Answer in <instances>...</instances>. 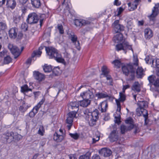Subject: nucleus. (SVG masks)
<instances>
[{
  "mask_svg": "<svg viewBox=\"0 0 159 159\" xmlns=\"http://www.w3.org/2000/svg\"><path fill=\"white\" fill-rule=\"evenodd\" d=\"M81 113H83L85 119L88 122L90 126H93L95 124L98 118L99 112L97 110L91 112L89 109H86L83 110Z\"/></svg>",
  "mask_w": 159,
  "mask_h": 159,
  "instance_id": "1",
  "label": "nucleus"
},
{
  "mask_svg": "<svg viewBox=\"0 0 159 159\" xmlns=\"http://www.w3.org/2000/svg\"><path fill=\"white\" fill-rule=\"evenodd\" d=\"M45 50L49 58H54L57 61L63 63H65V60L57 50L52 47H45Z\"/></svg>",
  "mask_w": 159,
  "mask_h": 159,
  "instance_id": "2",
  "label": "nucleus"
},
{
  "mask_svg": "<svg viewBox=\"0 0 159 159\" xmlns=\"http://www.w3.org/2000/svg\"><path fill=\"white\" fill-rule=\"evenodd\" d=\"M138 105L139 107L136 109V111L140 115H142L145 118V120L147 119L148 113L147 111L145 109L148 107V103L147 101H138Z\"/></svg>",
  "mask_w": 159,
  "mask_h": 159,
  "instance_id": "3",
  "label": "nucleus"
},
{
  "mask_svg": "<svg viewBox=\"0 0 159 159\" xmlns=\"http://www.w3.org/2000/svg\"><path fill=\"white\" fill-rule=\"evenodd\" d=\"M125 123L129 125L127 126L124 125H122L121 126L120 129L121 132L122 134H124L127 132L128 130H130L134 127V122L133 119L131 118H129L125 120Z\"/></svg>",
  "mask_w": 159,
  "mask_h": 159,
  "instance_id": "4",
  "label": "nucleus"
},
{
  "mask_svg": "<svg viewBox=\"0 0 159 159\" xmlns=\"http://www.w3.org/2000/svg\"><path fill=\"white\" fill-rule=\"evenodd\" d=\"M116 49L118 51L123 50L124 51L125 53H126V51H125L126 49L131 50L132 53H134L131 46L129 45V43L125 41L123 42L122 43L116 45Z\"/></svg>",
  "mask_w": 159,
  "mask_h": 159,
  "instance_id": "5",
  "label": "nucleus"
},
{
  "mask_svg": "<svg viewBox=\"0 0 159 159\" xmlns=\"http://www.w3.org/2000/svg\"><path fill=\"white\" fill-rule=\"evenodd\" d=\"M39 20L38 15L35 13H30L28 16L26 21L28 23L31 24L37 23Z\"/></svg>",
  "mask_w": 159,
  "mask_h": 159,
  "instance_id": "6",
  "label": "nucleus"
},
{
  "mask_svg": "<svg viewBox=\"0 0 159 159\" xmlns=\"http://www.w3.org/2000/svg\"><path fill=\"white\" fill-rule=\"evenodd\" d=\"M65 137V134L63 133V130L59 129L58 131L56 132L54 134L53 139L57 142L62 141Z\"/></svg>",
  "mask_w": 159,
  "mask_h": 159,
  "instance_id": "7",
  "label": "nucleus"
},
{
  "mask_svg": "<svg viewBox=\"0 0 159 159\" xmlns=\"http://www.w3.org/2000/svg\"><path fill=\"white\" fill-rule=\"evenodd\" d=\"M76 113L75 112H71L68 113L66 122L68 125L67 127L68 130L70 129L72 124L73 120L74 118L75 117Z\"/></svg>",
  "mask_w": 159,
  "mask_h": 159,
  "instance_id": "8",
  "label": "nucleus"
},
{
  "mask_svg": "<svg viewBox=\"0 0 159 159\" xmlns=\"http://www.w3.org/2000/svg\"><path fill=\"white\" fill-rule=\"evenodd\" d=\"M8 47L11 53L14 56L15 58H16L20 55L21 52L16 46L9 43L8 45Z\"/></svg>",
  "mask_w": 159,
  "mask_h": 159,
  "instance_id": "9",
  "label": "nucleus"
},
{
  "mask_svg": "<svg viewBox=\"0 0 159 159\" xmlns=\"http://www.w3.org/2000/svg\"><path fill=\"white\" fill-rule=\"evenodd\" d=\"M159 3L155 5L152 10V14L148 16V17L150 21H153L156 16L158 15L159 12Z\"/></svg>",
  "mask_w": 159,
  "mask_h": 159,
  "instance_id": "10",
  "label": "nucleus"
},
{
  "mask_svg": "<svg viewBox=\"0 0 159 159\" xmlns=\"http://www.w3.org/2000/svg\"><path fill=\"white\" fill-rule=\"evenodd\" d=\"M122 70L124 73L126 75H128L129 73H134L135 71V68H134L133 65L131 64H129L127 65L123 66L122 67Z\"/></svg>",
  "mask_w": 159,
  "mask_h": 159,
  "instance_id": "11",
  "label": "nucleus"
},
{
  "mask_svg": "<svg viewBox=\"0 0 159 159\" xmlns=\"http://www.w3.org/2000/svg\"><path fill=\"white\" fill-rule=\"evenodd\" d=\"M80 96L82 98L88 99L92 101L94 98V96L92 90H88L86 92L81 93L80 94Z\"/></svg>",
  "mask_w": 159,
  "mask_h": 159,
  "instance_id": "12",
  "label": "nucleus"
},
{
  "mask_svg": "<svg viewBox=\"0 0 159 159\" xmlns=\"http://www.w3.org/2000/svg\"><path fill=\"white\" fill-rule=\"evenodd\" d=\"M119 21L118 20H115L112 24V27L115 32L116 33H119L124 30V27L122 25L119 24Z\"/></svg>",
  "mask_w": 159,
  "mask_h": 159,
  "instance_id": "13",
  "label": "nucleus"
},
{
  "mask_svg": "<svg viewBox=\"0 0 159 159\" xmlns=\"http://www.w3.org/2000/svg\"><path fill=\"white\" fill-rule=\"evenodd\" d=\"M108 138L111 142L117 141L119 138V133L116 129L112 130L110 133Z\"/></svg>",
  "mask_w": 159,
  "mask_h": 159,
  "instance_id": "14",
  "label": "nucleus"
},
{
  "mask_svg": "<svg viewBox=\"0 0 159 159\" xmlns=\"http://www.w3.org/2000/svg\"><path fill=\"white\" fill-rule=\"evenodd\" d=\"M79 102H70L68 105V109L69 110H73L72 112H77L79 110Z\"/></svg>",
  "mask_w": 159,
  "mask_h": 159,
  "instance_id": "15",
  "label": "nucleus"
},
{
  "mask_svg": "<svg viewBox=\"0 0 159 159\" xmlns=\"http://www.w3.org/2000/svg\"><path fill=\"white\" fill-rule=\"evenodd\" d=\"M14 133L12 132H7L3 134L2 136V139L3 140H6L11 142L14 139Z\"/></svg>",
  "mask_w": 159,
  "mask_h": 159,
  "instance_id": "16",
  "label": "nucleus"
},
{
  "mask_svg": "<svg viewBox=\"0 0 159 159\" xmlns=\"http://www.w3.org/2000/svg\"><path fill=\"white\" fill-rule=\"evenodd\" d=\"M91 21L89 20L76 19L75 20V24L77 26H82L89 25Z\"/></svg>",
  "mask_w": 159,
  "mask_h": 159,
  "instance_id": "17",
  "label": "nucleus"
},
{
  "mask_svg": "<svg viewBox=\"0 0 159 159\" xmlns=\"http://www.w3.org/2000/svg\"><path fill=\"white\" fill-rule=\"evenodd\" d=\"M69 37L71 41L75 45V47L77 49H79L80 43L77 40V36L74 33H71L69 34Z\"/></svg>",
  "mask_w": 159,
  "mask_h": 159,
  "instance_id": "18",
  "label": "nucleus"
},
{
  "mask_svg": "<svg viewBox=\"0 0 159 159\" xmlns=\"http://www.w3.org/2000/svg\"><path fill=\"white\" fill-rule=\"evenodd\" d=\"M99 153L104 157H107L110 156L112 153V152L109 149L103 148L99 151Z\"/></svg>",
  "mask_w": 159,
  "mask_h": 159,
  "instance_id": "19",
  "label": "nucleus"
},
{
  "mask_svg": "<svg viewBox=\"0 0 159 159\" xmlns=\"http://www.w3.org/2000/svg\"><path fill=\"white\" fill-rule=\"evenodd\" d=\"M108 107V104L106 101H104L100 103L98 108L102 112H106Z\"/></svg>",
  "mask_w": 159,
  "mask_h": 159,
  "instance_id": "20",
  "label": "nucleus"
},
{
  "mask_svg": "<svg viewBox=\"0 0 159 159\" xmlns=\"http://www.w3.org/2000/svg\"><path fill=\"white\" fill-rule=\"evenodd\" d=\"M18 29L16 28H12L9 31V37L12 39H15L17 35Z\"/></svg>",
  "mask_w": 159,
  "mask_h": 159,
  "instance_id": "21",
  "label": "nucleus"
},
{
  "mask_svg": "<svg viewBox=\"0 0 159 159\" xmlns=\"http://www.w3.org/2000/svg\"><path fill=\"white\" fill-rule=\"evenodd\" d=\"M45 98L43 97L41 100L33 108L32 110L34 111L35 113L36 114L38 112L39 109L45 102Z\"/></svg>",
  "mask_w": 159,
  "mask_h": 159,
  "instance_id": "22",
  "label": "nucleus"
},
{
  "mask_svg": "<svg viewBox=\"0 0 159 159\" xmlns=\"http://www.w3.org/2000/svg\"><path fill=\"white\" fill-rule=\"evenodd\" d=\"M6 5L7 7L13 9L16 6V2L15 0H7Z\"/></svg>",
  "mask_w": 159,
  "mask_h": 159,
  "instance_id": "23",
  "label": "nucleus"
},
{
  "mask_svg": "<svg viewBox=\"0 0 159 159\" xmlns=\"http://www.w3.org/2000/svg\"><path fill=\"white\" fill-rule=\"evenodd\" d=\"M34 75L35 78L39 81H41L44 78V75L38 71L34 72Z\"/></svg>",
  "mask_w": 159,
  "mask_h": 159,
  "instance_id": "24",
  "label": "nucleus"
},
{
  "mask_svg": "<svg viewBox=\"0 0 159 159\" xmlns=\"http://www.w3.org/2000/svg\"><path fill=\"white\" fill-rule=\"evenodd\" d=\"M113 39L115 43L120 42L123 40V35L120 33H118L114 37Z\"/></svg>",
  "mask_w": 159,
  "mask_h": 159,
  "instance_id": "25",
  "label": "nucleus"
},
{
  "mask_svg": "<svg viewBox=\"0 0 159 159\" xmlns=\"http://www.w3.org/2000/svg\"><path fill=\"white\" fill-rule=\"evenodd\" d=\"M144 34L145 37L147 39H150L153 36L152 31L149 28L146 29L145 30Z\"/></svg>",
  "mask_w": 159,
  "mask_h": 159,
  "instance_id": "26",
  "label": "nucleus"
},
{
  "mask_svg": "<svg viewBox=\"0 0 159 159\" xmlns=\"http://www.w3.org/2000/svg\"><path fill=\"white\" fill-rule=\"evenodd\" d=\"M83 100L80 102V105L81 106L86 107L89 105L91 101L88 99L83 98Z\"/></svg>",
  "mask_w": 159,
  "mask_h": 159,
  "instance_id": "27",
  "label": "nucleus"
},
{
  "mask_svg": "<svg viewBox=\"0 0 159 159\" xmlns=\"http://www.w3.org/2000/svg\"><path fill=\"white\" fill-rule=\"evenodd\" d=\"M128 6L129 10L130 11H133L137 8L138 4L134 1L132 3L130 2L128 3Z\"/></svg>",
  "mask_w": 159,
  "mask_h": 159,
  "instance_id": "28",
  "label": "nucleus"
},
{
  "mask_svg": "<svg viewBox=\"0 0 159 159\" xmlns=\"http://www.w3.org/2000/svg\"><path fill=\"white\" fill-rule=\"evenodd\" d=\"M132 89L138 92L140 91V85L138 82H134L132 86Z\"/></svg>",
  "mask_w": 159,
  "mask_h": 159,
  "instance_id": "29",
  "label": "nucleus"
},
{
  "mask_svg": "<svg viewBox=\"0 0 159 159\" xmlns=\"http://www.w3.org/2000/svg\"><path fill=\"white\" fill-rule=\"evenodd\" d=\"M136 73L138 77L141 78L143 75V70L141 67H138Z\"/></svg>",
  "mask_w": 159,
  "mask_h": 159,
  "instance_id": "30",
  "label": "nucleus"
},
{
  "mask_svg": "<svg viewBox=\"0 0 159 159\" xmlns=\"http://www.w3.org/2000/svg\"><path fill=\"white\" fill-rule=\"evenodd\" d=\"M31 3L33 7L36 8H39L41 5L39 0H31Z\"/></svg>",
  "mask_w": 159,
  "mask_h": 159,
  "instance_id": "31",
  "label": "nucleus"
},
{
  "mask_svg": "<svg viewBox=\"0 0 159 159\" xmlns=\"http://www.w3.org/2000/svg\"><path fill=\"white\" fill-rule=\"evenodd\" d=\"M95 96L100 99L109 97L108 95L106 93H98L96 94Z\"/></svg>",
  "mask_w": 159,
  "mask_h": 159,
  "instance_id": "32",
  "label": "nucleus"
},
{
  "mask_svg": "<svg viewBox=\"0 0 159 159\" xmlns=\"http://www.w3.org/2000/svg\"><path fill=\"white\" fill-rule=\"evenodd\" d=\"M7 29V26L6 22L5 21H1L0 22V31H4Z\"/></svg>",
  "mask_w": 159,
  "mask_h": 159,
  "instance_id": "33",
  "label": "nucleus"
},
{
  "mask_svg": "<svg viewBox=\"0 0 159 159\" xmlns=\"http://www.w3.org/2000/svg\"><path fill=\"white\" fill-rule=\"evenodd\" d=\"M139 61L137 56H134L133 64H131L134 68L136 69V67L138 65Z\"/></svg>",
  "mask_w": 159,
  "mask_h": 159,
  "instance_id": "34",
  "label": "nucleus"
},
{
  "mask_svg": "<svg viewBox=\"0 0 159 159\" xmlns=\"http://www.w3.org/2000/svg\"><path fill=\"white\" fill-rule=\"evenodd\" d=\"M44 71L45 72H51L52 70V67L51 65H45L43 67Z\"/></svg>",
  "mask_w": 159,
  "mask_h": 159,
  "instance_id": "35",
  "label": "nucleus"
},
{
  "mask_svg": "<svg viewBox=\"0 0 159 159\" xmlns=\"http://www.w3.org/2000/svg\"><path fill=\"white\" fill-rule=\"evenodd\" d=\"M151 66L153 67L159 68V59L153 60Z\"/></svg>",
  "mask_w": 159,
  "mask_h": 159,
  "instance_id": "36",
  "label": "nucleus"
},
{
  "mask_svg": "<svg viewBox=\"0 0 159 159\" xmlns=\"http://www.w3.org/2000/svg\"><path fill=\"white\" fill-rule=\"evenodd\" d=\"M112 63L113 64L114 66L116 68H119L121 65V63L119 60H116L113 61Z\"/></svg>",
  "mask_w": 159,
  "mask_h": 159,
  "instance_id": "37",
  "label": "nucleus"
},
{
  "mask_svg": "<svg viewBox=\"0 0 159 159\" xmlns=\"http://www.w3.org/2000/svg\"><path fill=\"white\" fill-rule=\"evenodd\" d=\"M31 89L29 88L27 85H25L21 87V91L22 92L26 93L29 91H31Z\"/></svg>",
  "mask_w": 159,
  "mask_h": 159,
  "instance_id": "38",
  "label": "nucleus"
},
{
  "mask_svg": "<svg viewBox=\"0 0 159 159\" xmlns=\"http://www.w3.org/2000/svg\"><path fill=\"white\" fill-rule=\"evenodd\" d=\"M44 132L45 130L43 127V126H40L38 132V134L41 136H43Z\"/></svg>",
  "mask_w": 159,
  "mask_h": 159,
  "instance_id": "39",
  "label": "nucleus"
},
{
  "mask_svg": "<svg viewBox=\"0 0 159 159\" xmlns=\"http://www.w3.org/2000/svg\"><path fill=\"white\" fill-rule=\"evenodd\" d=\"M21 18V17L19 15H15L13 18V21L15 23H18L20 21Z\"/></svg>",
  "mask_w": 159,
  "mask_h": 159,
  "instance_id": "40",
  "label": "nucleus"
},
{
  "mask_svg": "<svg viewBox=\"0 0 159 159\" xmlns=\"http://www.w3.org/2000/svg\"><path fill=\"white\" fill-rule=\"evenodd\" d=\"M42 53V52L40 51H34L32 54V57L34 58L36 56L39 57Z\"/></svg>",
  "mask_w": 159,
  "mask_h": 159,
  "instance_id": "41",
  "label": "nucleus"
},
{
  "mask_svg": "<svg viewBox=\"0 0 159 159\" xmlns=\"http://www.w3.org/2000/svg\"><path fill=\"white\" fill-rule=\"evenodd\" d=\"M90 153L88 152L86 154L80 156L79 159H89Z\"/></svg>",
  "mask_w": 159,
  "mask_h": 159,
  "instance_id": "42",
  "label": "nucleus"
},
{
  "mask_svg": "<svg viewBox=\"0 0 159 159\" xmlns=\"http://www.w3.org/2000/svg\"><path fill=\"white\" fill-rule=\"evenodd\" d=\"M11 61V58L9 56H7L4 58V62L5 64H8Z\"/></svg>",
  "mask_w": 159,
  "mask_h": 159,
  "instance_id": "43",
  "label": "nucleus"
},
{
  "mask_svg": "<svg viewBox=\"0 0 159 159\" xmlns=\"http://www.w3.org/2000/svg\"><path fill=\"white\" fill-rule=\"evenodd\" d=\"M120 97L119 100L121 102H124L125 100V96L123 93L120 92L119 93Z\"/></svg>",
  "mask_w": 159,
  "mask_h": 159,
  "instance_id": "44",
  "label": "nucleus"
},
{
  "mask_svg": "<svg viewBox=\"0 0 159 159\" xmlns=\"http://www.w3.org/2000/svg\"><path fill=\"white\" fill-rule=\"evenodd\" d=\"M102 74L104 75H107L108 74L109 71L107 69V67L105 66H102Z\"/></svg>",
  "mask_w": 159,
  "mask_h": 159,
  "instance_id": "45",
  "label": "nucleus"
},
{
  "mask_svg": "<svg viewBox=\"0 0 159 159\" xmlns=\"http://www.w3.org/2000/svg\"><path fill=\"white\" fill-rule=\"evenodd\" d=\"M153 60L151 56H148L145 59L146 63L150 64H152Z\"/></svg>",
  "mask_w": 159,
  "mask_h": 159,
  "instance_id": "46",
  "label": "nucleus"
},
{
  "mask_svg": "<svg viewBox=\"0 0 159 159\" xmlns=\"http://www.w3.org/2000/svg\"><path fill=\"white\" fill-rule=\"evenodd\" d=\"M57 28L59 31V33L61 34H62L64 33V30L62 25L61 24H58L57 26Z\"/></svg>",
  "mask_w": 159,
  "mask_h": 159,
  "instance_id": "47",
  "label": "nucleus"
},
{
  "mask_svg": "<svg viewBox=\"0 0 159 159\" xmlns=\"http://www.w3.org/2000/svg\"><path fill=\"white\" fill-rule=\"evenodd\" d=\"M7 51L6 49H4L0 52V57H5L7 55Z\"/></svg>",
  "mask_w": 159,
  "mask_h": 159,
  "instance_id": "48",
  "label": "nucleus"
},
{
  "mask_svg": "<svg viewBox=\"0 0 159 159\" xmlns=\"http://www.w3.org/2000/svg\"><path fill=\"white\" fill-rule=\"evenodd\" d=\"M28 26L25 23H23L21 25V28L22 30L24 31H26L27 30Z\"/></svg>",
  "mask_w": 159,
  "mask_h": 159,
  "instance_id": "49",
  "label": "nucleus"
},
{
  "mask_svg": "<svg viewBox=\"0 0 159 159\" xmlns=\"http://www.w3.org/2000/svg\"><path fill=\"white\" fill-rule=\"evenodd\" d=\"M69 134L72 138H73L74 139H77L79 137V135L77 133H70Z\"/></svg>",
  "mask_w": 159,
  "mask_h": 159,
  "instance_id": "50",
  "label": "nucleus"
},
{
  "mask_svg": "<svg viewBox=\"0 0 159 159\" xmlns=\"http://www.w3.org/2000/svg\"><path fill=\"white\" fill-rule=\"evenodd\" d=\"M115 120H114L115 123L118 124H119L120 122V115H117V116H116L115 117Z\"/></svg>",
  "mask_w": 159,
  "mask_h": 159,
  "instance_id": "51",
  "label": "nucleus"
},
{
  "mask_svg": "<svg viewBox=\"0 0 159 159\" xmlns=\"http://www.w3.org/2000/svg\"><path fill=\"white\" fill-rule=\"evenodd\" d=\"M65 58L66 59V60L68 61L69 59L70 58V54L66 52L65 53Z\"/></svg>",
  "mask_w": 159,
  "mask_h": 159,
  "instance_id": "52",
  "label": "nucleus"
},
{
  "mask_svg": "<svg viewBox=\"0 0 159 159\" xmlns=\"http://www.w3.org/2000/svg\"><path fill=\"white\" fill-rule=\"evenodd\" d=\"M36 113H35L34 111L32 110L29 113V115L31 118L33 117L36 115Z\"/></svg>",
  "mask_w": 159,
  "mask_h": 159,
  "instance_id": "53",
  "label": "nucleus"
},
{
  "mask_svg": "<svg viewBox=\"0 0 159 159\" xmlns=\"http://www.w3.org/2000/svg\"><path fill=\"white\" fill-rule=\"evenodd\" d=\"M124 9H125L123 8L122 7H119L118 11L117 16H119L123 11Z\"/></svg>",
  "mask_w": 159,
  "mask_h": 159,
  "instance_id": "54",
  "label": "nucleus"
},
{
  "mask_svg": "<svg viewBox=\"0 0 159 159\" xmlns=\"http://www.w3.org/2000/svg\"><path fill=\"white\" fill-rule=\"evenodd\" d=\"M105 77H106V79L107 80V81H108V80H110V82H111V81H112V79L111 78V76L108 75V74L107 75H105Z\"/></svg>",
  "mask_w": 159,
  "mask_h": 159,
  "instance_id": "55",
  "label": "nucleus"
},
{
  "mask_svg": "<svg viewBox=\"0 0 159 159\" xmlns=\"http://www.w3.org/2000/svg\"><path fill=\"white\" fill-rule=\"evenodd\" d=\"M121 4V2L119 1L118 0H115L114 2V5L117 6H118Z\"/></svg>",
  "mask_w": 159,
  "mask_h": 159,
  "instance_id": "56",
  "label": "nucleus"
},
{
  "mask_svg": "<svg viewBox=\"0 0 159 159\" xmlns=\"http://www.w3.org/2000/svg\"><path fill=\"white\" fill-rule=\"evenodd\" d=\"M120 110H121V107H117V108L116 110V113L117 114V115H120Z\"/></svg>",
  "mask_w": 159,
  "mask_h": 159,
  "instance_id": "57",
  "label": "nucleus"
},
{
  "mask_svg": "<svg viewBox=\"0 0 159 159\" xmlns=\"http://www.w3.org/2000/svg\"><path fill=\"white\" fill-rule=\"evenodd\" d=\"M23 36V34L21 32H19L18 33L17 38L18 39H21L22 38Z\"/></svg>",
  "mask_w": 159,
  "mask_h": 159,
  "instance_id": "58",
  "label": "nucleus"
},
{
  "mask_svg": "<svg viewBox=\"0 0 159 159\" xmlns=\"http://www.w3.org/2000/svg\"><path fill=\"white\" fill-rule=\"evenodd\" d=\"M92 159H100V158L99 156L95 154L92 157Z\"/></svg>",
  "mask_w": 159,
  "mask_h": 159,
  "instance_id": "59",
  "label": "nucleus"
},
{
  "mask_svg": "<svg viewBox=\"0 0 159 159\" xmlns=\"http://www.w3.org/2000/svg\"><path fill=\"white\" fill-rule=\"evenodd\" d=\"M33 60L34 61V58H32V57L31 58H30L28 59L27 61H26V63L27 64H30L31 63L32 60Z\"/></svg>",
  "mask_w": 159,
  "mask_h": 159,
  "instance_id": "60",
  "label": "nucleus"
},
{
  "mask_svg": "<svg viewBox=\"0 0 159 159\" xmlns=\"http://www.w3.org/2000/svg\"><path fill=\"white\" fill-rule=\"evenodd\" d=\"M70 159H77L76 156L75 155L71 154L69 155Z\"/></svg>",
  "mask_w": 159,
  "mask_h": 159,
  "instance_id": "61",
  "label": "nucleus"
},
{
  "mask_svg": "<svg viewBox=\"0 0 159 159\" xmlns=\"http://www.w3.org/2000/svg\"><path fill=\"white\" fill-rule=\"evenodd\" d=\"M27 1L28 0H19L20 3L22 5L25 4Z\"/></svg>",
  "mask_w": 159,
  "mask_h": 159,
  "instance_id": "62",
  "label": "nucleus"
},
{
  "mask_svg": "<svg viewBox=\"0 0 159 159\" xmlns=\"http://www.w3.org/2000/svg\"><path fill=\"white\" fill-rule=\"evenodd\" d=\"M19 109L20 111L22 112L25 111L26 110V109L22 106H20Z\"/></svg>",
  "mask_w": 159,
  "mask_h": 159,
  "instance_id": "63",
  "label": "nucleus"
},
{
  "mask_svg": "<svg viewBox=\"0 0 159 159\" xmlns=\"http://www.w3.org/2000/svg\"><path fill=\"white\" fill-rule=\"evenodd\" d=\"M116 104L117 105V107H121L120 103V100L119 99H116Z\"/></svg>",
  "mask_w": 159,
  "mask_h": 159,
  "instance_id": "64",
  "label": "nucleus"
}]
</instances>
